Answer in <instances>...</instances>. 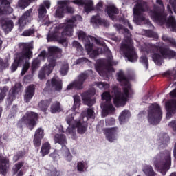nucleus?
<instances>
[{
	"mask_svg": "<svg viewBox=\"0 0 176 176\" xmlns=\"http://www.w3.org/2000/svg\"><path fill=\"white\" fill-rule=\"evenodd\" d=\"M117 80L120 83H123L124 86L122 87V92L118 86L113 87V104L116 108H120V107L126 106L129 98H131L134 94V90L131 87L130 80L126 76L123 71L120 70V72L117 73Z\"/></svg>",
	"mask_w": 176,
	"mask_h": 176,
	"instance_id": "1",
	"label": "nucleus"
},
{
	"mask_svg": "<svg viewBox=\"0 0 176 176\" xmlns=\"http://www.w3.org/2000/svg\"><path fill=\"white\" fill-rule=\"evenodd\" d=\"M67 24H62L56 26L54 32L50 34L47 36L48 42H58L65 47L68 46L66 36H72L74 34V25L76 23V17L74 16L71 19L67 20Z\"/></svg>",
	"mask_w": 176,
	"mask_h": 176,
	"instance_id": "2",
	"label": "nucleus"
},
{
	"mask_svg": "<svg viewBox=\"0 0 176 176\" xmlns=\"http://www.w3.org/2000/svg\"><path fill=\"white\" fill-rule=\"evenodd\" d=\"M157 5L153 6V9L149 11L150 17L153 21L159 23L160 25H166L167 28H170V30L173 32H176V21L175 18L173 16H170L167 19V12L164 11V4L162 0H156Z\"/></svg>",
	"mask_w": 176,
	"mask_h": 176,
	"instance_id": "3",
	"label": "nucleus"
},
{
	"mask_svg": "<svg viewBox=\"0 0 176 176\" xmlns=\"http://www.w3.org/2000/svg\"><path fill=\"white\" fill-rule=\"evenodd\" d=\"M163 45L164 43L162 42H158L156 44H150L148 50L151 54L153 61L160 67L163 63V59L168 58V60H171L176 56V52L174 50L164 47Z\"/></svg>",
	"mask_w": 176,
	"mask_h": 176,
	"instance_id": "4",
	"label": "nucleus"
},
{
	"mask_svg": "<svg viewBox=\"0 0 176 176\" xmlns=\"http://www.w3.org/2000/svg\"><path fill=\"white\" fill-rule=\"evenodd\" d=\"M125 34L128 35L127 39L122 43L120 46V50L123 52V54L126 58H127L128 61L130 63H135L138 60V55L137 54V52H135V48H134V45L131 44V33H130V30L125 28L123 29Z\"/></svg>",
	"mask_w": 176,
	"mask_h": 176,
	"instance_id": "5",
	"label": "nucleus"
},
{
	"mask_svg": "<svg viewBox=\"0 0 176 176\" xmlns=\"http://www.w3.org/2000/svg\"><path fill=\"white\" fill-rule=\"evenodd\" d=\"M38 122H39V114L34 111H28L20 119L17 124L19 127H23L22 124H25L28 130L32 131V129L36 127Z\"/></svg>",
	"mask_w": 176,
	"mask_h": 176,
	"instance_id": "6",
	"label": "nucleus"
},
{
	"mask_svg": "<svg viewBox=\"0 0 176 176\" xmlns=\"http://www.w3.org/2000/svg\"><path fill=\"white\" fill-rule=\"evenodd\" d=\"M162 118H163V113L160 105L157 103L152 104L148 111V120L150 124L153 126L159 124L162 121Z\"/></svg>",
	"mask_w": 176,
	"mask_h": 176,
	"instance_id": "7",
	"label": "nucleus"
},
{
	"mask_svg": "<svg viewBox=\"0 0 176 176\" xmlns=\"http://www.w3.org/2000/svg\"><path fill=\"white\" fill-rule=\"evenodd\" d=\"M55 144H59L61 145L62 148L60 150V155L64 157V159L67 162H72V154L67 148V136L65 135L61 134H56L54 137Z\"/></svg>",
	"mask_w": 176,
	"mask_h": 176,
	"instance_id": "8",
	"label": "nucleus"
},
{
	"mask_svg": "<svg viewBox=\"0 0 176 176\" xmlns=\"http://www.w3.org/2000/svg\"><path fill=\"white\" fill-rule=\"evenodd\" d=\"M149 10L148 3L144 1L138 2L133 8V21L135 24L140 25L142 21H145V14L144 12Z\"/></svg>",
	"mask_w": 176,
	"mask_h": 176,
	"instance_id": "9",
	"label": "nucleus"
},
{
	"mask_svg": "<svg viewBox=\"0 0 176 176\" xmlns=\"http://www.w3.org/2000/svg\"><path fill=\"white\" fill-rule=\"evenodd\" d=\"M154 166L158 171H160L162 175H166V173L170 170L171 167V153L165 151V156L164 161L162 160H157L154 161Z\"/></svg>",
	"mask_w": 176,
	"mask_h": 176,
	"instance_id": "10",
	"label": "nucleus"
},
{
	"mask_svg": "<svg viewBox=\"0 0 176 176\" xmlns=\"http://www.w3.org/2000/svg\"><path fill=\"white\" fill-rule=\"evenodd\" d=\"M90 72H93V71L90 70L89 72H85L79 74L78 79L75 80L67 86V90H72V89L75 90H82L83 83H85L89 78Z\"/></svg>",
	"mask_w": 176,
	"mask_h": 176,
	"instance_id": "11",
	"label": "nucleus"
},
{
	"mask_svg": "<svg viewBox=\"0 0 176 176\" xmlns=\"http://www.w3.org/2000/svg\"><path fill=\"white\" fill-rule=\"evenodd\" d=\"M19 47L21 52L16 54L19 57L22 56V59L31 60L32 58V50L34 49V44L31 43H20Z\"/></svg>",
	"mask_w": 176,
	"mask_h": 176,
	"instance_id": "12",
	"label": "nucleus"
},
{
	"mask_svg": "<svg viewBox=\"0 0 176 176\" xmlns=\"http://www.w3.org/2000/svg\"><path fill=\"white\" fill-rule=\"evenodd\" d=\"M76 113H72V114L69 115L68 116L66 117V122L69 126H72V129H77V131L79 134H85L86 133V131L87 129L82 123V120H75L74 121V116H75Z\"/></svg>",
	"mask_w": 176,
	"mask_h": 176,
	"instance_id": "13",
	"label": "nucleus"
},
{
	"mask_svg": "<svg viewBox=\"0 0 176 176\" xmlns=\"http://www.w3.org/2000/svg\"><path fill=\"white\" fill-rule=\"evenodd\" d=\"M169 94L172 98L175 99H172L166 104V119H171L173 115L176 113V88L170 91Z\"/></svg>",
	"mask_w": 176,
	"mask_h": 176,
	"instance_id": "14",
	"label": "nucleus"
},
{
	"mask_svg": "<svg viewBox=\"0 0 176 176\" xmlns=\"http://www.w3.org/2000/svg\"><path fill=\"white\" fill-rule=\"evenodd\" d=\"M71 3V1L69 0H65V1H60L58 2V4L59 6V8L56 11V14L58 17H64V10L67 12V13H74V8L69 6V5Z\"/></svg>",
	"mask_w": 176,
	"mask_h": 176,
	"instance_id": "15",
	"label": "nucleus"
},
{
	"mask_svg": "<svg viewBox=\"0 0 176 176\" xmlns=\"http://www.w3.org/2000/svg\"><path fill=\"white\" fill-rule=\"evenodd\" d=\"M38 11V23H42L44 25L49 27L52 22L49 20V15H47V10L43 5H40L39 8L37 10Z\"/></svg>",
	"mask_w": 176,
	"mask_h": 176,
	"instance_id": "16",
	"label": "nucleus"
},
{
	"mask_svg": "<svg viewBox=\"0 0 176 176\" xmlns=\"http://www.w3.org/2000/svg\"><path fill=\"white\" fill-rule=\"evenodd\" d=\"M56 67V60L52 58H50V63L47 66L43 67L38 74L39 79H45L46 75H50L53 72V69Z\"/></svg>",
	"mask_w": 176,
	"mask_h": 176,
	"instance_id": "17",
	"label": "nucleus"
},
{
	"mask_svg": "<svg viewBox=\"0 0 176 176\" xmlns=\"http://www.w3.org/2000/svg\"><path fill=\"white\" fill-rule=\"evenodd\" d=\"M96 91L93 90H88L82 94L81 97L85 105L88 107H93L94 104H96V98L94 96Z\"/></svg>",
	"mask_w": 176,
	"mask_h": 176,
	"instance_id": "18",
	"label": "nucleus"
},
{
	"mask_svg": "<svg viewBox=\"0 0 176 176\" xmlns=\"http://www.w3.org/2000/svg\"><path fill=\"white\" fill-rule=\"evenodd\" d=\"M32 20V9L27 10L18 20L19 30H24L27 23H31Z\"/></svg>",
	"mask_w": 176,
	"mask_h": 176,
	"instance_id": "19",
	"label": "nucleus"
},
{
	"mask_svg": "<svg viewBox=\"0 0 176 176\" xmlns=\"http://www.w3.org/2000/svg\"><path fill=\"white\" fill-rule=\"evenodd\" d=\"M21 84H16L9 91L8 96L7 98L8 104L12 105L13 101L17 98V94L20 93L21 90Z\"/></svg>",
	"mask_w": 176,
	"mask_h": 176,
	"instance_id": "20",
	"label": "nucleus"
},
{
	"mask_svg": "<svg viewBox=\"0 0 176 176\" xmlns=\"http://www.w3.org/2000/svg\"><path fill=\"white\" fill-rule=\"evenodd\" d=\"M104 133L106 135V138L109 142H113L118 140L117 135L119 133V127L115 126L111 128H106L103 129Z\"/></svg>",
	"mask_w": 176,
	"mask_h": 176,
	"instance_id": "21",
	"label": "nucleus"
},
{
	"mask_svg": "<svg viewBox=\"0 0 176 176\" xmlns=\"http://www.w3.org/2000/svg\"><path fill=\"white\" fill-rule=\"evenodd\" d=\"M0 25L1 26L3 32H5L6 34H8L9 32H12V30L14 28V23L10 19L0 18Z\"/></svg>",
	"mask_w": 176,
	"mask_h": 176,
	"instance_id": "22",
	"label": "nucleus"
},
{
	"mask_svg": "<svg viewBox=\"0 0 176 176\" xmlns=\"http://www.w3.org/2000/svg\"><path fill=\"white\" fill-rule=\"evenodd\" d=\"M63 50L58 47H50L48 48V53L47 54L48 57V61L50 63V58H53L55 60V65H56V58H60L61 57V53Z\"/></svg>",
	"mask_w": 176,
	"mask_h": 176,
	"instance_id": "23",
	"label": "nucleus"
},
{
	"mask_svg": "<svg viewBox=\"0 0 176 176\" xmlns=\"http://www.w3.org/2000/svg\"><path fill=\"white\" fill-rule=\"evenodd\" d=\"M10 166L9 158L3 155H0V173L2 175H6L8 174Z\"/></svg>",
	"mask_w": 176,
	"mask_h": 176,
	"instance_id": "24",
	"label": "nucleus"
},
{
	"mask_svg": "<svg viewBox=\"0 0 176 176\" xmlns=\"http://www.w3.org/2000/svg\"><path fill=\"white\" fill-rule=\"evenodd\" d=\"M43 137H45L43 129H42V128H38L36 131L33 139V144L36 148H39V146H41Z\"/></svg>",
	"mask_w": 176,
	"mask_h": 176,
	"instance_id": "25",
	"label": "nucleus"
},
{
	"mask_svg": "<svg viewBox=\"0 0 176 176\" xmlns=\"http://www.w3.org/2000/svg\"><path fill=\"white\" fill-rule=\"evenodd\" d=\"M47 87H54L56 91L60 92L63 90V81L57 80L56 78H52V80H48L46 82Z\"/></svg>",
	"mask_w": 176,
	"mask_h": 176,
	"instance_id": "26",
	"label": "nucleus"
},
{
	"mask_svg": "<svg viewBox=\"0 0 176 176\" xmlns=\"http://www.w3.org/2000/svg\"><path fill=\"white\" fill-rule=\"evenodd\" d=\"M35 85H30L25 89V94L24 95V101L25 102H30L31 100H32V97H34L35 94Z\"/></svg>",
	"mask_w": 176,
	"mask_h": 176,
	"instance_id": "27",
	"label": "nucleus"
},
{
	"mask_svg": "<svg viewBox=\"0 0 176 176\" xmlns=\"http://www.w3.org/2000/svg\"><path fill=\"white\" fill-rule=\"evenodd\" d=\"M91 23L96 25H103V27H109V21L107 19H102L100 15H94L91 19Z\"/></svg>",
	"mask_w": 176,
	"mask_h": 176,
	"instance_id": "28",
	"label": "nucleus"
},
{
	"mask_svg": "<svg viewBox=\"0 0 176 176\" xmlns=\"http://www.w3.org/2000/svg\"><path fill=\"white\" fill-rule=\"evenodd\" d=\"M105 12L108 14L111 20L116 19V14L119 13V9L115 5L107 6L105 8Z\"/></svg>",
	"mask_w": 176,
	"mask_h": 176,
	"instance_id": "29",
	"label": "nucleus"
},
{
	"mask_svg": "<svg viewBox=\"0 0 176 176\" xmlns=\"http://www.w3.org/2000/svg\"><path fill=\"white\" fill-rule=\"evenodd\" d=\"M22 58L23 56H19L18 55L16 56L14 62L12 63L10 67L11 72H15V71H17L19 66L21 65V64H23V63H24V59Z\"/></svg>",
	"mask_w": 176,
	"mask_h": 176,
	"instance_id": "30",
	"label": "nucleus"
},
{
	"mask_svg": "<svg viewBox=\"0 0 176 176\" xmlns=\"http://www.w3.org/2000/svg\"><path fill=\"white\" fill-rule=\"evenodd\" d=\"M104 68L107 69V71H113V67H112L111 62H108V63H107L104 60H100L97 65V69L102 71V69Z\"/></svg>",
	"mask_w": 176,
	"mask_h": 176,
	"instance_id": "31",
	"label": "nucleus"
},
{
	"mask_svg": "<svg viewBox=\"0 0 176 176\" xmlns=\"http://www.w3.org/2000/svg\"><path fill=\"white\" fill-rule=\"evenodd\" d=\"M63 111L61 108V103L58 101H56L51 104L50 112L51 113H60Z\"/></svg>",
	"mask_w": 176,
	"mask_h": 176,
	"instance_id": "32",
	"label": "nucleus"
},
{
	"mask_svg": "<svg viewBox=\"0 0 176 176\" xmlns=\"http://www.w3.org/2000/svg\"><path fill=\"white\" fill-rule=\"evenodd\" d=\"M84 10L85 13L88 14L90 12H93L94 10V3L91 0H87L84 1Z\"/></svg>",
	"mask_w": 176,
	"mask_h": 176,
	"instance_id": "33",
	"label": "nucleus"
},
{
	"mask_svg": "<svg viewBox=\"0 0 176 176\" xmlns=\"http://www.w3.org/2000/svg\"><path fill=\"white\" fill-rule=\"evenodd\" d=\"M51 102H52V100H41L40 102H38V107L43 112H46L47 111V109L50 106Z\"/></svg>",
	"mask_w": 176,
	"mask_h": 176,
	"instance_id": "34",
	"label": "nucleus"
},
{
	"mask_svg": "<svg viewBox=\"0 0 176 176\" xmlns=\"http://www.w3.org/2000/svg\"><path fill=\"white\" fill-rule=\"evenodd\" d=\"M50 149H52V146L49 142L43 144L40 151L42 156L44 157L46 156V155H49V153H50Z\"/></svg>",
	"mask_w": 176,
	"mask_h": 176,
	"instance_id": "35",
	"label": "nucleus"
},
{
	"mask_svg": "<svg viewBox=\"0 0 176 176\" xmlns=\"http://www.w3.org/2000/svg\"><path fill=\"white\" fill-rule=\"evenodd\" d=\"M115 112V107L112 104H106L103 106V113L105 116H108L111 113Z\"/></svg>",
	"mask_w": 176,
	"mask_h": 176,
	"instance_id": "36",
	"label": "nucleus"
},
{
	"mask_svg": "<svg viewBox=\"0 0 176 176\" xmlns=\"http://www.w3.org/2000/svg\"><path fill=\"white\" fill-rule=\"evenodd\" d=\"M40 67L41 59L39 58V57L33 59L31 66L32 74H34V72H35V71H36V69H38Z\"/></svg>",
	"mask_w": 176,
	"mask_h": 176,
	"instance_id": "37",
	"label": "nucleus"
},
{
	"mask_svg": "<svg viewBox=\"0 0 176 176\" xmlns=\"http://www.w3.org/2000/svg\"><path fill=\"white\" fill-rule=\"evenodd\" d=\"M87 170V162L80 161L77 163V170L79 173H85Z\"/></svg>",
	"mask_w": 176,
	"mask_h": 176,
	"instance_id": "38",
	"label": "nucleus"
},
{
	"mask_svg": "<svg viewBox=\"0 0 176 176\" xmlns=\"http://www.w3.org/2000/svg\"><path fill=\"white\" fill-rule=\"evenodd\" d=\"M168 142H170V136H168L167 133L162 134L160 138L159 143L161 144L162 145L167 146Z\"/></svg>",
	"mask_w": 176,
	"mask_h": 176,
	"instance_id": "39",
	"label": "nucleus"
},
{
	"mask_svg": "<svg viewBox=\"0 0 176 176\" xmlns=\"http://www.w3.org/2000/svg\"><path fill=\"white\" fill-rule=\"evenodd\" d=\"M129 118H130V113L129 112V110H124L119 116L120 122L124 123L126 120L129 119Z\"/></svg>",
	"mask_w": 176,
	"mask_h": 176,
	"instance_id": "40",
	"label": "nucleus"
},
{
	"mask_svg": "<svg viewBox=\"0 0 176 176\" xmlns=\"http://www.w3.org/2000/svg\"><path fill=\"white\" fill-rule=\"evenodd\" d=\"M143 171L144 174L147 176H155L156 173L155 170H153V168L151 166H144Z\"/></svg>",
	"mask_w": 176,
	"mask_h": 176,
	"instance_id": "41",
	"label": "nucleus"
},
{
	"mask_svg": "<svg viewBox=\"0 0 176 176\" xmlns=\"http://www.w3.org/2000/svg\"><path fill=\"white\" fill-rule=\"evenodd\" d=\"M35 0H19L18 2V5L19 8H21L22 9H25L28 6H30V3L31 2H34Z\"/></svg>",
	"mask_w": 176,
	"mask_h": 176,
	"instance_id": "42",
	"label": "nucleus"
},
{
	"mask_svg": "<svg viewBox=\"0 0 176 176\" xmlns=\"http://www.w3.org/2000/svg\"><path fill=\"white\" fill-rule=\"evenodd\" d=\"M35 32H36V29H35L33 25L32 28L25 30L22 33V35L23 36H32V35H34Z\"/></svg>",
	"mask_w": 176,
	"mask_h": 176,
	"instance_id": "43",
	"label": "nucleus"
},
{
	"mask_svg": "<svg viewBox=\"0 0 176 176\" xmlns=\"http://www.w3.org/2000/svg\"><path fill=\"white\" fill-rule=\"evenodd\" d=\"M9 91V87L5 86L3 88L0 87V102L3 101L5 97H6V94Z\"/></svg>",
	"mask_w": 176,
	"mask_h": 176,
	"instance_id": "44",
	"label": "nucleus"
},
{
	"mask_svg": "<svg viewBox=\"0 0 176 176\" xmlns=\"http://www.w3.org/2000/svg\"><path fill=\"white\" fill-rule=\"evenodd\" d=\"M24 166V162H19L15 164L14 167L12 168L13 175H16L21 169V167Z\"/></svg>",
	"mask_w": 176,
	"mask_h": 176,
	"instance_id": "45",
	"label": "nucleus"
},
{
	"mask_svg": "<svg viewBox=\"0 0 176 176\" xmlns=\"http://www.w3.org/2000/svg\"><path fill=\"white\" fill-rule=\"evenodd\" d=\"M140 63L144 65L146 69L149 68V61L148 60V56L146 55H142L140 58Z\"/></svg>",
	"mask_w": 176,
	"mask_h": 176,
	"instance_id": "46",
	"label": "nucleus"
},
{
	"mask_svg": "<svg viewBox=\"0 0 176 176\" xmlns=\"http://www.w3.org/2000/svg\"><path fill=\"white\" fill-rule=\"evenodd\" d=\"M87 43L85 45V50L88 54L91 53L93 51L94 44L90 42V39L87 38Z\"/></svg>",
	"mask_w": 176,
	"mask_h": 176,
	"instance_id": "47",
	"label": "nucleus"
},
{
	"mask_svg": "<svg viewBox=\"0 0 176 176\" xmlns=\"http://www.w3.org/2000/svg\"><path fill=\"white\" fill-rule=\"evenodd\" d=\"M8 67L9 62L3 60V59L0 57V71H3Z\"/></svg>",
	"mask_w": 176,
	"mask_h": 176,
	"instance_id": "48",
	"label": "nucleus"
},
{
	"mask_svg": "<svg viewBox=\"0 0 176 176\" xmlns=\"http://www.w3.org/2000/svg\"><path fill=\"white\" fill-rule=\"evenodd\" d=\"M68 69H69V67L68 65H63L60 69V72L62 75V76H65V75H67V74H68Z\"/></svg>",
	"mask_w": 176,
	"mask_h": 176,
	"instance_id": "49",
	"label": "nucleus"
},
{
	"mask_svg": "<svg viewBox=\"0 0 176 176\" xmlns=\"http://www.w3.org/2000/svg\"><path fill=\"white\" fill-rule=\"evenodd\" d=\"M97 86L98 87H99V89H100V90H102V89H104V90L109 89V84H108L107 82H99L97 83Z\"/></svg>",
	"mask_w": 176,
	"mask_h": 176,
	"instance_id": "50",
	"label": "nucleus"
},
{
	"mask_svg": "<svg viewBox=\"0 0 176 176\" xmlns=\"http://www.w3.org/2000/svg\"><path fill=\"white\" fill-rule=\"evenodd\" d=\"M78 39H81V41H87V39H89V38H87V36L86 35V33L83 31H80L78 34Z\"/></svg>",
	"mask_w": 176,
	"mask_h": 176,
	"instance_id": "51",
	"label": "nucleus"
},
{
	"mask_svg": "<svg viewBox=\"0 0 176 176\" xmlns=\"http://www.w3.org/2000/svg\"><path fill=\"white\" fill-rule=\"evenodd\" d=\"M1 6L6 8V10H8V9L12 10V8H10V2L8 0H1Z\"/></svg>",
	"mask_w": 176,
	"mask_h": 176,
	"instance_id": "52",
	"label": "nucleus"
},
{
	"mask_svg": "<svg viewBox=\"0 0 176 176\" xmlns=\"http://www.w3.org/2000/svg\"><path fill=\"white\" fill-rule=\"evenodd\" d=\"M28 69H30V62L26 61L23 66L22 71L21 73V75H25V73L27 72V71H28Z\"/></svg>",
	"mask_w": 176,
	"mask_h": 176,
	"instance_id": "53",
	"label": "nucleus"
},
{
	"mask_svg": "<svg viewBox=\"0 0 176 176\" xmlns=\"http://www.w3.org/2000/svg\"><path fill=\"white\" fill-rule=\"evenodd\" d=\"M102 100L103 101H109V100H111V94L108 91L103 92L102 94Z\"/></svg>",
	"mask_w": 176,
	"mask_h": 176,
	"instance_id": "54",
	"label": "nucleus"
},
{
	"mask_svg": "<svg viewBox=\"0 0 176 176\" xmlns=\"http://www.w3.org/2000/svg\"><path fill=\"white\" fill-rule=\"evenodd\" d=\"M74 107H75L76 108H78V107H79L80 105V98L78 96H76L74 97Z\"/></svg>",
	"mask_w": 176,
	"mask_h": 176,
	"instance_id": "55",
	"label": "nucleus"
},
{
	"mask_svg": "<svg viewBox=\"0 0 176 176\" xmlns=\"http://www.w3.org/2000/svg\"><path fill=\"white\" fill-rule=\"evenodd\" d=\"M94 116V108H88L87 111V118L89 119Z\"/></svg>",
	"mask_w": 176,
	"mask_h": 176,
	"instance_id": "56",
	"label": "nucleus"
},
{
	"mask_svg": "<svg viewBox=\"0 0 176 176\" xmlns=\"http://www.w3.org/2000/svg\"><path fill=\"white\" fill-rule=\"evenodd\" d=\"M145 34H146V36H148V38H155L156 37V33H155L151 30H146Z\"/></svg>",
	"mask_w": 176,
	"mask_h": 176,
	"instance_id": "57",
	"label": "nucleus"
},
{
	"mask_svg": "<svg viewBox=\"0 0 176 176\" xmlns=\"http://www.w3.org/2000/svg\"><path fill=\"white\" fill-rule=\"evenodd\" d=\"M116 120L113 118L106 120V126H114Z\"/></svg>",
	"mask_w": 176,
	"mask_h": 176,
	"instance_id": "58",
	"label": "nucleus"
},
{
	"mask_svg": "<svg viewBox=\"0 0 176 176\" xmlns=\"http://www.w3.org/2000/svg\"><path fill=\"white\" fill-rule=\"evenodd\" d=\"M72 45H73V47H76L78 50H82V45H80V43L77 41H73Z\"/></svg>",
	"mask_w": 176,
	"mask_h": 176,
	"instance_id": "59",
	"label": "nucleus"
},
{
	"mask_svg": "<svg viewBox=\"0 0 176 176\" xmlns=\"http://www.w3.org/2000/svg\"><path fill=\"white\" fill-rule=\"evenodd\" d=\"M19 111V108L17 105H13L12 109H11V116H15L16 113Z\"/></svg>",
	"mask_w": 176,
	"mask_h": 176,
	"instance_id": "60",
	"label": "nucleus"
},
{
	"mask_svg": "<svg viewBox=\"0 0 176 176\" xmlns=\"http://www.w3.org/2000/svg\"><path fill=\"white\" fill-rule=\"evenodd\" d=\"M91 58H96V56H98V50H94L89 54Z\"/></svg>",
	"mask_w": 176,
	"mask_h": 176,
	"instance_id": "61",
	"label": "nucleus"
},
{
	"mask_svg": "<svg viewBox=\"0 0 176 176\" xmlns=\"http://www.w3.org/2000/svg\"><path fill=\"white\" fill-rule=\"evenodd\" d=\"M168 126L173 129L174 133H175L176 134V121H171L170 122H169Z\"/></svg>",
	"mask_w": 176,
	"mask_h": 176,
	"instance_id": "62",
	"label": "nucleus"
},
{
	"mask_svg": "<svg viewBox=\"0 0 176 176\" xmlns=\"http://www.w3.org/2000/svg\"><path fill=\"white\" fill-rule=\"evenodd\" d=\"M50 157H52L53 159V160H57V159H58V157H60V155H58V153H57V152L54 151L50 154Z\"/></svg>",
	"mask_w": 176,
	"mask_h": 176,
	"instance_id": "63",
	"label": "nucleus"
},
{
	"mask_svg": "<svg viewBox=\"0 0 176 176\" xmlns=\"http://www.w3.org/2000/svg\"><path fill=\"white\" fill-rule=\"evenodd\" d=\"M89 60L86 58H80L76 60V64H82V63H87Z\"/></svg>",
	"mask_w": 176,
	"mask_h": 176,
	"instance_id": "64",
	"label": "nucleus"
}]
</instances>
